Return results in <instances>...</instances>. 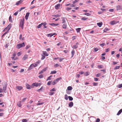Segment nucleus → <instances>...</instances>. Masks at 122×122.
<instances>
[{
  "instance_id": "nucleus-47",
  "label": "nucleus",
  "mask_w": 122,
  "mask_h": 122,
  "mask_svg": "<svg viewBox=\"0 0 122 122\" xmlns=\"http://www.w3.org/2000/svg\"><path fill=\"white\" fill-rule=\"evenodd\" d=\"M54 94V92H51L49 93V95H50L51 96L53 95Z\"/></svg>"
},
{
  "instance_id": "nucleus-19",
  "label": "nucleus",
  "mask_w": 122,
  "mask_h": 122,
  "mask_svg": "<svg viewBox=\"0 0 122 122\" xmlns=\"http://www.w3.org/2000/svg\"><path fill=\"white\" fill-rule=\"evenodd\" d=\"M116 24V21H113L110 22V24L112 25H113Z\"/></svg>"
},
{
  "instance_id": "nucleus-13",
  "label": "nucleus",
  "mask_w": 122,
  "mask_h": 122,
  "mask_svg": "<svg viewBox=\"0 0 122 122\" xmlns=\"http://www.w3.org/2000/svg\"><path fill=\"white\" fill-rule=\"evenodd\" d=\"M28 55L26 54L22 58V60H26L28 57Z\"/></svg>"
},
{
  "instance_id": "nucleus-24",
  "label": "nucleus",
  "mask_w": 122,
  "mask_h": 122,
  "mask_svg": "<svg viewBox=\"0 0 122 122\" xmlns=\"http://www.w3.org/2000/svg\"><path fill=\"white\" fill-rule=\"evenodd\" d=\"M75 54V51L74 50H72L71 52V54L72 55V56H71V58H72L73 57L74 54Z\"/></svg>"
},
{
  "instance_id": "nucleus-31",
  "label": "nucleus",
  "mask_w": 122,
  "mask_h": 122,
  "mask_svg": "<svg viewBox=\"0 0 122 122\" xmlns=\"http://www.w3.org/2000/svg\"><path fill=\"white\" fill-rule=\"evenodd\" d=\"M42 24V23L39 25L38 26H37V28H40L42 26V24Z\"/></svg>"
},
{
  "instance_id": "nucleus-41",
  "label": "nucleus",
  "mask_w": 122,
  "mask_h": 122,
  "mask_svg": "<svg viewBox=\"0 0 122 122\" xmlns=\"http://www.w3.org/2000/svg\"><path fill=\"white\" fill-rule=\"evenodd\" d=\"M30 45H28L26 46V47H25V49H28L29 47H30Z\"/></svg>"
},
{
  "instance_id": "nucleus-20",
  "label": "nucleus",
  "mask_w": 122,
  "mask_h": 122,
  "mask_svg": "<svg viewBox=\"0 0 122 122\" xmlns=\"http://www.w3.org/2000/svg\"><path fill=\"white\" fill-rule=\"evenodd\" d=\"M73 103L72 102H71L69 104V107H71L73 106Z\"/></svg>"
},
{
  "instance_id": "nucleus-45",
  "label": "nucleus",
  "mask_w": 122,
  "mask_h": 122,
  "mask_svg": "<svg viewBox=\"0 0 122 122\" xmlns=\"http://www.w3.org/2000/svg\"><path fill=\"white\" fill-rule=\"evenodd\" d=\"M105 45V43H103L100 44V45L102 47L104 46Z\"/></svg>"
},
{
  "instance_id": "nucleus-9",
  "label": "nucleus",
  "mask_w": 122,
  "mask_h": 122,
  "mask_svg": "<svg viewBox=\"0 0 122 122\" xmlns=\"http://www.w3.org/2000/svg\"><path fill=\"white\" fill-rule=\"evenodd\" d=\"M49 25H51V26L55 27L57 25H59V24H55V23H52L49 24Z\"/></svg>"
},
{
  "instance_id": "nucleus-21",
  "label": "nucleus",
  "mask_w": 122,
  "mask_h": 122,
  "mask_svg": "<svg viewBox=\"0 0 122 122\" xmlns=\"http://www.w3.org/2000/svg\"><path fill=\"white\" fill-rule=\"evenodd\" d=\"M102 22H99L98 23H97V25L99 27H101L102 25Z\"/></svg>"
},
{
  "instance_id": "nucleus-56",
  "label": "nucleus",
  "mask_w": 122,
  "mask_h": 122,
  "mask_svg": "<svg viewBox=\"0 0 122 122\" xmlns=\"http://www.w3.org/2000/svg\"><path fill=\"white\" fill-rule=\"evenodd\" d=\"M100 121V119L99 118H97L96 121V122H99Z\"/></svg>"
},
{
  "instance_id": "nucleus-58",
  "label": "nucleus",
  "mask_w": 122,
  "mask_h": 122,
  "mask_svg": "<svg viewBox=\"0 0 122 122\" xmlns=\"http://www.w3.org/2000/svg\"><path fill=\"white\" fill-rule=\"evenodd\" d=\"M8 33V31H7L2 36V37L4 36L6 34H7Z\"/></svg>"
},
{
  "instance_id": "nucleus-28",
  "label": "nucleus",
  "mask_w": 122,
  "mask_h": 122,
  "mask_svg": "<svg viewBox=\"0 0 122 122\" xmlns=\"http://www.w3.org/2000/svg\"><path fill=\"white\" fill-rule=\"evenodd\" d=\"M72 89V87L71 86H69L68 87H67V89L68 90H71Z\"/></svg>"
},
{
  "instance_id": "nucleus-55",
  "label": "nucleus",
  "mask_w": 122,
  "mask_h": 122,
  "mask_svg": "<svg viewBox=\"0 0 122 122\" xmlns=\"http://www.w3.org/2000/svg\"><path fill=\"white\" fill-rule=\"evenodd\" d=\"M42 24H42V25H43V27H44V26L46 25V23L45 22L42 23Z\"/></svg>"
},
{
  "instance_id": "nucleus-34",
  "label": "nucleus",
  "mask_w": 122,
  "mask_h": 122,
  "mask_svg": "<svg viewBox=\"0 0 122 122\" xmlns=\"http://www.w3.org/2000/svg\"><path fill=\"white\" fill-rule=\"evenodd\" d=\"M57 72L56 71H51L50 74H55Z\"/></svg>"
},
{
  "instance_id": "nucleus-64",
  "label": "nucleus",
  "mask_w": 122,
  "mask_h": 122,
  "mask_svg": "<svg viewBox=\"0 0 122 122\" xmlns=\"http://www.w3.org/2000/svg\"><path fill=\"white\" fill-rule=\"evenodd\" d=\"M20 55H21V53L20 52H18L17 53V55L18 56H20Z\"/></svg>"
},
{
  "instance_id": "nucleus-53",
  "label": "nucleus",
  "mask_w": 122,
  "mask_h": 122,
  "mask_svg": "<svg viewBox=\"0 0 122 122\" xmlns=\"http://www.w3.org/2000/svg\"><path fill=\"white\" fill-rule=\"evenodd\" d=\"M52 81H50L48 82L47 84L48 85H50Z\"/></svg>"
},
{
  "instance_id": "nucleus-32",
  "label": "nucleus",
  "mask_w": 122,
  "mask_h": 122,
  "mask_svg": "<svg viewBox=\"0 0 122 122\" xmlns=\"http://www.w3.org/2000/svg\"><path fill=\"white\" fill-rule=\"evenodd\" d=\"M61 15L60 14L59 15H54L53 16L57 18L59 17H60L61 16Z\"/></svg>"
},
{
  "instance_id": "nucleus-15",
  "label": "nucleus",
  "mask_w": 122,
  "mask_h": 122,
  "mask_svg": "<svg viewBox=\"0 0 122 122\" xmlns=\"http://www.w3.org/2000/svg\"><path fill=\"white\" fill-rule=\"evenodd\" d=\"M67 26V25L65 23H64L63 24L62 27L63 29H66V28Z\"/></svg>"
},
{
  "instance_id": "nucleus-39",
  "label": "nucleus",
  "mask_w": 122,
  "mask_h": 122,
  "mask_svg": "<svg viewBox=\"0 0 122 122\" xmlns=\"http://www.w3.org/2000/svg\"><path fill=\"white\" fill-rule=\"evenodd\" d=\"M117 87L119 88H121L122 87V84H119L117 86Z\"/></svg>"
},
{
  "instance_id": "nucleus-50",
  "label": "nucleus",
  "mask_w": 122,
  "mask_h": 122,
  "mask_svg": "<svg viewBox=\"0 0 122 122\" xmlns=\"http://www.w3.org/2000/svg\"><path fill=\"white\" fill-rule=\"evenodd\" d=\"M44 104V102H41V103H38L37 104V105H42V104Z\"/></svg>"
},
{
  "instance_id": "nucleus-37",
  "label": "nucleus",
  "mask_w": 122,
  "mask_h": 122,
  "mask_svg": "<svg viewBox=\"0 0 122 122\" xmlns=\"http://www.w3.org/2000/svg\"><path fill=\"white\" fill-rule=\"evenodd\" d=\"M98 84V83L93 82V85L94 86H97Z\"/></svg>"
},
{
  "instance_id": "nucleus-3",
  "label": "nucleus",
  "mask_w": 122,
  "mask_h": 122,
  "mask_svg": "<svg viewBox=\"0 0 122 122\" xmlns=\"http://www.w3.org/2000/svg\"><path fill=\"white\" fill-rule=\"evenodd\" d=\"M24 19H23V20L21 19V21L20 22V26L21 27L22 29H23V26L24 23Z\"/></svg>"
},
{
  "instance_id": "nucleus-51",
  "label": "nucleus",
  "mask_w": 122,
  "mask_h": 122,
  "mask_svg": "<svg viewBox=\"0 0 122 122\" xmlns=\"http://www.w3.org/2000/svg\"><path fill=\"white\" fill-rule=\"evenodd\" d=\"M71 8H70V7H67V8L66 9V10H67V11H68V10H71Z\"/></svg>"
},
{
  "instance_id": "nucleus-5",
  "label": "nucleus",
  "mask_w": 122,
  "mask_h": 122,
  "mask_svg": "<svg viewBox=\"0 0 122 122\" xmlns=\"http://www.w3.org/2000/svg\"><path fill=\"white\" fill-rule=\"evenodd\" d=\"M41 83H34L32 84V86H33V87L34 86H35L37 87L38 86H40L41 85Z\"/></svg>"
},
{
  "instance_id": "nucleus-29",
  "label": "nucleus",
  "mask_w": 122,
  "mask_h": 122,
  "mask_svg": "<svg viewBox=\"0 0 122 122\" xmlns=\"http://www.w3.org/2000/svg\"><path fill=\"white\" fill-rule=\"evenodd\" d=\"M43 88V87H42L40 89L37 90V91L38 92L41 91Z\"/></svg>"
},
{
  "instance_id": "nucleus-52",
  "label": "nucleus",
  "mask_w": 122,
  "mask_h": 122,
  "mask_svg": "<svg viewBox=\"0 0 122 122\" xmlns=\"http://www.w3.org/2000/svg\"><path fill=\"white\" fill-rule=\"evenodd\" d=\"M98 50V49L97 48H94V50L95 51V52L97 51Z\"/></svg>"
},
{
  "instance_id": "nucleus-57",
  "label": "nucleus",
  "mask_w": 122,
  "mask_h": 122,
  "mask_svg": "<svg viewBox=\"0 0 122 122\" xmlns=\"http://www.w3.org/2000/svg\"><path fill=\"white\" fill-rule=\"evenodd\" d=\"M89 74L87 72H86L84 74V75L85 76H87L89 75Z\"/></svg>"
},
{
  "instance_id": "nucleus-38",
  "label": "nucleus",
  "mask_w": 122,
  "mask_h": 122,
  "mask_svg": "<svg viewBox=\"0 0 122 122\" xmlns=\"http://www.w3.org/2000/svg\"><path fill=\"white\" fill-rule=\"evenodd\" d=\"M87 18H86L85 17H83L81 19L82 20H86Z\"/></svg>"
},
{
  "instance_id": "nucleus-18",
  "label": "nucleus",
  "mask_w": 122,
  "mask_h": 122,
  "mask_svg": "<svg viewBox=\"0 0 122 122\" xmlns=\"http://www.w3.org/2000/svg\"><path fill=\"white\" fill-rule=\"evenodd\" d=\"M16 88L18 90L20 91L22 88V87L21 86H18L16 87Z\"/></svg>"
},
{
  "instance_id": "nucleus-25",
  "label": "nucleus",
  "mask_w": 122,
  "mask_h": 122,
  "mask_svg": "<svg viewBox=\"0 0 122 122\" xmlns=\"http://www.w3.org/2000/svg\"><path fill=\"white\" fill-rule=\"evenodd\" d=\"M122 112V109H121L118 111V113L117 114V115H120Z\"/></svg>"
},
{
  "instance_id": "nucleus-12",
  "label": "nucleus",
  "mask_w": 122,
  "mask_h": 122,
  "mask_svg": "<svg viewBox=\"0 0 122 122\" xmlns=\"http://www.w3.org/2000/svg\"><path fill=\"white\" fill-rule=\"evenodd\" d=\"M60 4H57L55 6V8L56 9H58L59 7H60Z\"/></svg>"
},
{
  "instance_id": "nucleus-46",
  "label": "nucleus",
  "mask_w": 122,
  "mask_h": 122,
  "mask_svg": "<svg viewBox=\"0 0 122 122\" xmlns=\"http://www.w3.org/2000/svg\"><path fill=\"white\" fill-rule=\"evenodd\" d=\"M84 15H86L87 16H89L91 15L89 14L88 13H85L84 14Z\"/></svg>"
},
{
  "instance_id": "nucleus-40",
  "label": "nucleus",
  "mask_w": 122,
  "mask_h": 122,
  "mask_svg": "<svg viewBox=\"0 0 122 122\" xmlns=\"http://www.w3.org/2000/svg\"><path fill=\"white\" fill-rule=\"evenodd\" d=\"M38 77L40 78L41 79L43 77V76L42 74H41Z\"/></svg>"
},
{
  "instance_id": "nucleus-11",
  "label": "nucleus",
  "mask_w": 122,
  "mask_h": 122,
  "mask_svg": "<svg viewBox=\"0 0 122 122\" xmlns=\"http://www.w3.org/2000/svg\"><path fill=\"white\" fill-rule=\"evenodd\" d=\"M56 34L55 33H54L53 34L51 33L47 34V36L48 37H51V36H53V35H56Z\"/></svg>"
},
{
  "instance_id": "nucleus-36",
  "label": "nucleus",
  "mask_w": 122,
  "mask_h": 122,
  "mask_svg": "<svg viewBox=\"0 0 122 122\" xmlns=\"http://www.w3.org/2000/svg\"><path fill=\"white\" fill-rule=\"evenodd\" d=\"M68 97L67 95L66 94L65 96V99L66 100L68 99Z\"/></svg>"
},
{
  "instance_id": "nucleus-17",
  "label": "nucleus",
  "mask_w": 122,
  "mask_h": 122,
  "mask_svg": "<svg viewBox=\"0 0 122 122\" xmlns=\"http://www.w3.org/2000/svg\"><path fill=\"white\" fill-rule=\"evenodd\" d=\"M29 14H30L29 13H28V12L27 13H26V15L25 16V19L26 20H27L28 19L29 15Z\"/></svg>"
},
{
  "instance_id": "nucleus-22",
  "label": "nucleus",
  "mask_w": 122,
  "mask_h": 122,
  "mask_svg": "<svg viewBox=\"0 0 122 122\" xmlns=\"http://www.w3.org/2000/svg\"><path fill=\"white\" fill-rule=\"evenodd\" d=\"M22 2V0H20L17 2L16 3L15 5H18L20 4H21Z\"/></svg>"
},
{
  "instance_id": "nucleus-27",
  "label": "nucleus",
  "mask_w": 122,
  "mask_h": 122,
  "mask_svg": "<svg viewBox=\"0 0 122 122\" xmlns=\"http://www.w3.org/2000/svg\"><path fill=\"white\" fill-rule=\"evenodd\" d=\"M81 28H78L76 29V30L77 33L79 32L81 30Z\"/></svg>"
},
{
  "instance_id": "nucleus-49",
  "label": "nucleus",
  "mask_w": 122,
  "mask_h": 122,
  "mask_svg": "<svg viewBox=\"0 0 122 122\" xmlns=\"http://www.w3.org/2000/svg\"><path fill=\"white\" fill-rule=\"evenodd\" d=\"M27 98L25 97L23 99H22L21 101V102H24L26 99Z\"/></svg>"
},
{
  "instance_id": "nucleus-63",
  "label": "nucleus",
  "mask_w": 122,
  "mask_h": 122,
  "mask_svg": "<svg viewBox=\"0 0 122 122\" xmlns=\"http://www.w3.org/2000/svg\"><path fill=\"white\" fill-rule=\"evenodd\" d=\"M11 16H10L9 17V20L10 21V22H11L12 20H11Z\"/></svg>"
},
{
  "instance_id": "nucleus-16",
  "label": "nucleus",
  "mask_w": 122,
  "mask_h": 122,
  "mask_svg": "<svg viewBox=\"0 0 122 122\" xmlns=\"http://www.w3.org/2000/svg\"><path fill=\"white\" fill-rule=\"evenodd\" d=\"M21 101H19L17 103V106L20 107H21L22 106V105L21 104Z\"/></svg>"
},
{
  "instance_id": "nucleus-35",
  "label": "nucleus",
  "mask_w": 122,
  "mask_h": 122,
  "mask_svg": "<svg viewBox=\"0 0 122 122\" xmlns=\"http://www.w3.org/2000/svg\"><path fill=\"white\" fill-rule=\"evenodd\" d=\"M68 98L70 101H71L73 100V98L71 96H69Z\"/></svg>"
},
{
  "instance_id": "nucleus-62",
  "label": "nucleus",
  "mask_w": 122,
  "mask_h": 122,
  "mask_svg": "<svg viewBox=\"0 0 122 122\" xmlns=\"http://www.w3.org/2000/svg\"><path fill=\"white\" fill-rule=\"evenodd\" d=\"M56 91V90L55 89V88H53L50 90L51 91Z\"/></svg>"
},
{
  "instance_id": "nucleus-44",
  "label": "nucleus",
  "mask_w": 122,
  "mask_h": 122,
  "mask_svg": "<svg viewBox=\"0 0 122 122\" xmlns=\"http://www.w3.org/2000/svg\"><path fill=\"white\" fill-rule=\"evenodd\" d=\"M78 46L76 45H75L73 46V48L74 49H76L77 48Z\"/></svg>"
},
{
  "instance_id": "nucleus-10",
  "label": "nucleus",
  "mask_w": 122,
  "mask_h": 122,
  "mask_svg": "<svg viewBox=\"0 0 122 122\" xmlns=\"http://www.w3.org/2000/svg\"><path fill=\"white\" fill-rule=\"evenodd\" d=\"M34 67V64H31L29 67L28 69V70L29 71L30 70H31L33 69Z\"/></svg>"
},
{
  "instance_id": "nucleus-26",
  "label": "nucleus",
  "mask_w": 122,
  "mask_h": 122,
  "mask_svg": "<svg viewBox=\"0 0 122 122\" xmlns=\"http://www.w3.org/2000/svg\"><path fill=\"white\" fill-rule=\"evenodd\" d=\"M43 54L44 55H45V56H48V54L46 53V51H43Z\"/></svg>"
},
{
  "instance_id": "nucleus-33",
  "label": "nucleus",
  "mask_w": 122,
  "mask_h": 122,
  "mask_svg": "<svg viewBox=\"0 0 122 122\" xmlns=\"http://www.w3.org/2000/svg\"><path fill=\"white\" fill-rule=\"evenodd\" d=\"M120 66H116L114 68V69L115 70L119 69L120 68Z\"/></svg>"
},
{
  "instance_id": "nucleus-60",
  "label": "nucleus",
  "mask_w": 122,
  "mask_h": 122,
  "mask_svg": "<svg viewBox=\"0 0 122 122\" xmlns=\"http://www.w3.org/2000/svg\"><path fill=\"white\" fill-rule=\"evenodd\" d=\"M18 13V11H16V12L14 14V15L15 16H16L17 15Z\"/></svg>"
},
{
  "instance_id": "nucleus-59",
  "label": "nucleus",
  "mask_w": 122,
  "mask_h": 122,
  "mask_svg": "<svg viewBox=\"0 0 122 122\" xmlns=\"http://www.w3.org/2000/svg\"><path fill=\"white\" fill-rule=\"evenodd\" d=\"M94 80L95 81H97L99 80V78H94Z\"/></svg>"
},
{
  "instance_id": "nucleus-42",
  "label": "nucleus",
  "mask_w": 122,
  "mask_h": 122,
  "mask_svg": "<svg viewBox=\"0 0 122 122\" xmlns=\"http://www.w3.org/2000/svg\"><path fill=\"white\" fill-rule=\"evenodd\" d=\"M98 67L99 68H101L103 67V66L102 65H98Z\"/></svg>"
},
{
  "instance_id": "nucleus-1",
  "label": "nucleus",
  "mask_w": 122,
  "mask_h": 122,
  "mask_svg": "<svg viewBox=\"0 0 122 122\" xmlns=\"http://www.w3.org/2000/svg\"><path fill=\"white\" fill-rule=\"evenodd\" d=\"M25 44L24 42H23L21 44H19L17 45V48L19 49L21 47L25 46Z\"/></svg>"
},
{
  "instance_id": "nucleus-2",
  "label": "nucleus",
  "mask_w": 122,
  "mask_h": 122,
  "mask_svg": "<svg viewBox=\"0 0 122 122\" xmlns=\"http://www.w3.org/2000/svg\"><path fill=\"white\" fill-rule=\"evenodd\" d=\"M61 79V77H60L57 78L56 79L54 80L53 82L52 83V85H54L56 84L57 82L58 81Z\"/></svg>"
},
{
  "instance_id": "nucleus-4",
  "label": "nucleus",
  "mask_w": 122,
  "mask_h": 122,
  "mask_svg": "<svg viewBox=\"0 0 122 122\" xmlns=\"http://www.w3.org/2000/svg\"><path fill=\"white\" fill-rule=\"evenodd\" d=\"M12 26V25L11 24H10L6 28H5L3 31H5L7 29L8 30L7 31H8L9 32V31L10 30Z\"/></svg>"
},
{
  "instance_id": "nucleus-14",
  "label": "nucleus",
  "mask_w": 122,
  "mask_h": 122,
  "mask_svg": "<svg viewBox=\"0 0 122 122\" xmlns=\"http://www.w3.org/2000/svg\"><path fill=\"white\" fill-rule=\"evenodd\" d=\"M61 19H62V23H65L66 20V19L65 17H62Z\"/></svg>"
},
{
  "instance_id": "nucleus-8",
  "label": "nucleus",
  "mask_w": 122,
  "mask_h": 122,
  "mask_svg": "<svg viewBox=\"0 0 122 122\" xmlns=\"http://www.w3.org/2000/svg\"><path fill=\"white\" fill-rule=\"evenodd\" d=\"M47 69V67L45 68L42 69L39 73V74H42Z\"/></svg>"
},
{
  "instance_id": "nucleus-7",
  "label": "nucleus",
  "mask_w": 122,
  "mask_h": 122,
  "mask_svg": "<svg viewBox=\"0 0 122 122\" xmlns=\"http://www.w3.org/2000/svg\"><path fill=\"white\" fill-rule=\"evenodd\" d=\"M6 87L7 86L6 85H4L3 86L2 90L3 91V92L5 93L6 92Z\"/></svg>"
},
{
  "instance_id": "nucleus-61",
  "label": "nucleus",
  "mask_w": 122,
  "mask_h": 122,
  "mask_svg": "<svg viewBox=\"0 0 122 122\" xmlns=\"http://www.w3.org/2000/svg\"><path fill=\"white\" fill-rule=\"evenodd\" d=\"M109 11L110 12H112L113 11V9H110L109 10Z\"/></svg>"
},
{
  "instance_id": "nucleus-6",
  "label": "nucleus",
  "mask_w": 122,
  "mask_h": 122,
  "mask_svg": "<svg viewBox=\"0 0 122 122\" xmlns=\"http://www.w3.org/2000/svg\"><path fill=\"white\" fill-rule=\"evenodd\" d=\"M26 88L28 89H30L33 87L32 85L31 86H30L27 83L26 84Z\"/></svg>"
},
{
  "instance_id": "nucleus-23",
  "label": "nucleus",
  "mask_w": 122,
  "mask_h": 122,
  "mask_svg": "<svg viewBox=\"0 0 122 122\" xmlns=\"http://www.w3.org/2000/svg\"><path fill=\"white\" fill-rule=\"evenodd\" d=\"M121 6L120 5L117 6L116 7L117 10H119L121 9Z\"/></svg>"
},
{
  "instance_id": "nucleus-48",
  "label": "nucleus",
  "mask_w": 122,
  "mask_h": 122,
  "mask_svg": "<svg viewBox=\"0 0 122 122\" xmlns=\"http://www.w3.org/2000/svg\"><path fill=\"white\" fill-rule=\"evenodd\" d=\"M75 6V5L73 3V4L70 5V7H74Z\"/></svg>"
},
{
  "instance_id": "nucleus-54",
  "label": "nucleus",
  "mask_w": 122,
  "mask_h": 122,
  "mask_svg": "<svg viewBox=\"0 0 122 122\" xmlns=\"http://www.w3.org/2000/svg\"><path fill=\"white\" fill-rule=\"evenodd\" d=\"M59 65L58 64H56L54 65V67H57L58 66H59Z\"/></svg>"
},
{
  "instance_id": "nucleus-30",
  "label": "nucleus",
  "mask_w": 122,
  "mask_h": 122,
  "mask_svg": "<svg viewBox=\"0 0 122 122\" xmlns=\"http://www.w3.org/2000/svg\"><path fill=\"white\" fill-rule=\"evenodd\" d=\"M42 57L41 58V59L42 60H43L45 58V55H44L43 54V55H41Z\"/></svg>"
},
{
  "instance_id": "nucleus-43",
  "label": "nucleus",
  "mask_w": 122,
  "mask_h": 122,
  "mask_svg": "<svg viewBox=\"0 0 122 122\" xmlns=\"http://www.w3.org/2000/svg\"><path fill=\"white\" fill-rule=\"evenodd\" d=\"M27 120L25 119H23L22 120V122H27Z\"/></svg>"
}]
</instances>
